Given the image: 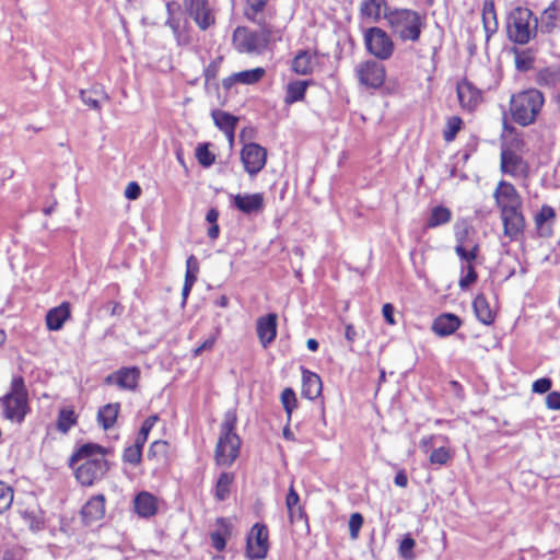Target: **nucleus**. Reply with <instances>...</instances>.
I'll list each match as a JSON object with an SVG mask.
<instances>
[{
    "label": "nucleus",
    "instance_id": "51",
    "mask_svg": "<svg viewBox=\"0 0 560 560\" xmlns=\"http://www.w3.org/2000/svg\"><path fill=\"white\" fill-rule=\"evenodd\" d=\"M281 402L285 412L290 416L296 402L295 393L291 388H285L281 394Z\"/></svg>",
    "mask_w": 560,
    "mask_h": 560
},
{
    "label": "nucleus",
    "instance_id": "37",
    "mask_svg": "<svg viewBox=\"0 0 560 560\" xmlns=\"http://www.w3.org/2000/svg\"><path fill=\"white\" fill-rule=\"evenodd\" d=\"M78 422V416L72 408H61L58 413L56 427L66 434Z\"/></svg>",
    "mask_w": 560,
    "mask_h": 560
},
{
    "label": "nucleus",
    "instance_id": "10",
    "mask_svg": "<svg viewBox=\"0 0 560 560\" xmlns=\"http://www.w3.org/2000/svg\"><path fill=\"white\" fill-rule=\"evenodd\" d=\"M355 74L361 85L375 90L384 84L386 70L381 62L366 60L357 66Z\"/></svg>",
    "mask_w": 560,
    "mask_h": 560
},
{
    "label": "nucleus",
    "instance_id": "61",
    "mask_svg": "<svg viewBox=\"0 0 560 560\" xmlns=\"http://www.w3.org/2000/svg\"><path fill=\"white\" fill-rule=\"evenodd\" d=\"M394 483L400 488H405L407 487L408 485V477L405 472V470H399L395 478H394Z\"/></svg>",
    "mask_w": 560,
    "mask_h": 560
},
{
    "label": "nucleus",
    "instance_id": "24",
    "mask_svg": "<svg viewBox=\"0 0 560 560\" xmlns=\"http://www.w3.org/2000/svg\"><path fill=\"white\" fill-rule=\"evenodd\" d=\"M215 525L217 529L210 534L211 544L215 550L222 551L226 546V540L232 535V524L229 518L219 517Z\"/></svg>",
    "mask_w": 560,
    "mask_h": 560
},
{
    "label": "nucleus",
    "instance_id": "27",
    "mask_svg": "<svg viewBox=\"0 0 560 560\" xmlns=\"http://www.w3.org/2000/svg\"><path fill=\"white\" fill-rule=\"evenodd\" d=\"M472 308L477 319L483 325H491L494 322V313L490 307L487 298L478 294L472 301Z\"/></svg>",
    "mask_w": 560,
    "mask_h": 560
},
{
    "label": "nucleus",
    "instance_id": "44",
    "mask_svg": "<svg viewBox=\"0 0 560 560\" xmlns=\"http://www.w3.org/2000/svg\"><path fill=\"white\" fill-rule=\"evenodd\" d=\"M13 502V489L3 481H0V514L5 512Z\"/></svg>",
    "mask_w": 560,
    "mask_h": 560
},
{
    "label": "nucleus",
    "instance_id": "38",
    "mask_svg": "<svg viewBox=\"0 0 560 560\" xmlns=\"http://www.w3.org/2000/svg\"><path fill=\"white\" fill-rule=\"evenodd\" d=\"M233 482V475L230 472H222L215 483L214 498L218 501H224L229 498L231 485Z\"/></svg>",
    "mask_w": 560,
    "mask_h": 560
},
{
    "label": "nucleus",
    "instance_id": "23",
    "mask_svg": "<svg viewBox=\"0 0 560 560\" xmlns=\"http://www.w3.org/2000/svg\"><path fill=\"white\" fill-rule=\"evenodd\" d=\"M105 514V497H92L81 509V516L86 524L100 521Z\"/></svg>",
    "mask_w": 560,
    "mask_h": 560
},
{
    "label": "nucleus",
    "instance_id": "18",
    "mask_svg": "<svg viewBox=\"0 0 560 560\" xmlns=\"http://www.w3.org/2000/svg\"><path fill=\"white\" fill-rule=\"evenodd\" d=\"M493 197L500 210L503 207H521L522 200L515 187L505 180H501Z\"/></svg>",
    "mask_w": 560,
    "mask_h": 560
},
{
    "label": "nucleus",
    "instance_id": "55",
    "mask_svg": "<svg viewBox=\"0 0 560 560\" xmlns=\"http://www.w3.org/2000/svg\"><path fill=\"white\" fill-rule=\"evenodd\" d=\"M552 381L549 377L536 380L532 385V390L537 394H545L550 390Z\"/></svg>",
    "mask_w": 560,
    "mask_h": 560
},
{
    "label": "nucleus",
    "instance_id": "20",
    "mask_svg": "<svg viewBox=\"0 0 560 560\" xmlns=\"http://www.w3.org/2000/svg\"><path fill=\"white\" fill-rule=\"evenodd\" d=\"M233 206L245 214L258 213L264 209V196L256 194H237L232 196Z\"/></svg>",
    "mask_w": 560,
    "mask_h": 560
},
{
    "label": "nucleus",
    "instance_id": "22",
    "mask_svg": "<svg viewBox=\"0 0 560 560\" xmlns=\"http://www.w3.org/2000/svg\"><path fill=\"white\" fill-rule=\"evenodd\" d=\"M136 513L144 518L154 516L158 513L159 502L155 495L148 491H141L133 500Z\"/></svg>",
    "mask_w": 560,
    "mask_h": 560
},
{
    "label": "nucleus",
    "instance_id": "46",
    "mask_svg": "<svg viewBox=\"0 0 560 560\" xmlns=\"http://www.w3.org/2000/svg\"><path fill=\"white\" fill-rule=\"evenodd\" d=\"M534 57L529 51L515 50V67L518 71H528L533 67Z\"/></svg>",
    "mask_w": 560,
    "mask_h": 560
},
{
    "label": "nucleus",
    "instance_id": "32",
    "mask_svg": "<svg viewBox=\"0 0 560 560\" xmlns=\"http://www.w3.org/2000/svg\"><path fill=\"white\" fill-rule=\"evenodd\" d=\"M311 84V80H295L289 82L285 89L284 103L291 105L303 100L306 89Z\"/></svg>",
    "mask_w": 560,
    "mask_h": 560
},
{
    "label": "nucleus",
    "instance_id": "12",
    "mask_svg": "<svg viewBox=\"0 0 560 560\" xmlns=\"http://www.w3.org/2000/svg\"><path fill=\"white\" fill-rule=\"evenodd\" d=\"M241 160L245 171L250 175H257L266 165L267 151L261 145L250 142L243 147Z\"/></svg>",
    "mask_w": 560,
    "mask_h": 560
},
{
    "label": "nucleus",
    "instance_id": "60",
    "mask_svg": "<svg viewBox=\"0 0 560 560\" xmlns=\"http://www.w3.org/2000/svg\"><path fill=\"white\" fill-rule=\"evenodd\" d=\"M219 70V61H212L206 69H205V77L206 80H212L217 77Z\"/></svg>",
    "mask_w": 560,
    "mask_h": 560
},
{
    "label": "nucleus",
    "instance_id": "31",
    "mask_svg": "<svg viewBox=\"0 0 560 560\" xmlns=\"http://www.w3.org/2000/svg\"><path fill=\"white\" fill-rule=\"evenodd\" d=\"M269 0H245L244 15L257 25L265 24V8Z\"/></svg>",
    "mask_w": 560,
    "mask_h": 560
},
{
    "label": "nucleus",
    "instance_id": "40",
    "mask_svg": "<svg viewBox=\"0 0 560 560\" xmlns=\"http://www.w3.org/2000/svg\"><path fill=\"white\" fill-rule=\"evenodd\" d=\"M462 119L458 116H452L446 121V127L443 131V138L446 142H451L455 139L456 135L462 128Z\"/></svg>",
    "mask_w": 560,
    "mask_h": 560
},
{
    "label": "nucleus",
    "instance_id": "30",
    "mask_svg": "<svg viewBox=\"0 0 560 560\" xmlns=\"http://www.w3.org/2000/svg\"><path fill=\"white\" fill-rule=\"evenodd\" d=\"M81 101L92 109L100 110L102 101H107L108 96L100 85H94L89 90H81Z\"/></svg>",
    "mask_w": 560,
    "mask_h": 560
},
{
    "label": "nucleus",
    "instance_id": "2",
    "mask_svg": "<svg viewBox=\"0 0 560 560\" xmlns=\"http://www.w3.org/2000/svg\"><path fill=\"white\" fill-rule=\"evenodd\" d=\"M384 19L392 35L401 43H418L427 27V16L412 9L394 8L386 11Z\"/></svg>",
    "mask_w": 560,
    "mask_h": 560
},
{
    "label": "nucleus",
    "instance_id": "13",
    "mask_svg": "<svg viewBox=\"0 0 560 560\" xmlns=\"http://www.w3.org/2000/svg\"><path fill=\"white\" fill-rule=\"evenodd\" d=\"M500 211L504 235L511 241L517 240L525 228V218L521 207H503Z\"/></svg>",
    "mask_w": 560,
    "mask_h": 560
},
{
    "label": "nucleus",
    "instance_id": "25",
    "mask_svg": "<svg viewBox=\"0 0 560 560\" xmlns=\"http://www.w3.org/2000/svg\"><path fill=\"white\" fill-rule=\"evenodd\" d=\"M70 317V304L62 302L59 306L49 310L46 314V325L51 331L60 330Z\"/></svg>",
    "mask_w": 560,
    "mask_h": 560
},
{
    "label": "nucleus",
    "instance_id": "47",
    "mask_svg": "<svg viewBox=\"0 0 560 560\" xmlns=\"http://www.w3.org/2000/svg\"><path fill=\"white\" fill-rule=\"evenodd\" d=\"M416 546L415 539L410 535H406L400 541L399 553L405 560L415 559L413 548Z\"/></svg>",
    "mask_w": 560,
    "mask_h": 560
},
{
    "label": "nucleus",
    "instance_id": "36",
    "mask_svg": "<svg viewBox=\"0 0 560 560\" xmlns=\"http://www.w3.org/2000/svg\"><path fill=\"white\" fill-rule=\"evenodd\" d=\"M522 156L513 151L504 150L501 153V171L505 174L516 175L520 166L523 165Z\"/></svg>",
    "mask_w": 560,
    "mask_h": 560
},
{
    "label": "nucleus",
    "instance_id": "11",
    "mask_svg": "<svg viewBox=\"0 0 560 560\" xmlns=\"http://www.w3.org/2000/svg\"><path fill=\"white\" fill-rule=\"evenodd\" d=\"M268 548V529L264 524L256 523L247 536L246 555L252 560L265 559Z\"/></svg>",
    "mask_w": 560,
    "mask_h": 560
},
{
    "label": "nucleus",
    "instance_id": "52",
    "mask_svg": "<svg viewBox=\"0 0 560 560\" xmlns=\"http://www.w3.org/2000/svg\"><path fill=\"white\" fill-rule=\"evenodd\" d=\"M219 335H220V328H215V331L213 334H211L199 347L194 349V351H192L194 355L198 357L203 351L211 350L213 348Z\"/></svg>",
    "mask_w": 560,
    "mask_h": 560
},
{
    "label": "nucleus",
    "instance_id": "29",
    "mask_svg": "<svg viewBox=\"0 0 560 560\" xmlns=\"http://www.w3.org/2000/svg\"><path fill=\"white\" fill-rule=\"evenodd\" d=\"M482 24L486 33V39L489 40L498 31V20L493 0H486L483 3Z\"/></svg>",
    "mask_w": 560,
    "mask_h": 560
},
{
    "label": "nucleus",
    "instance_id": "33",
    "mask_svg": "<svg viewBox=\"0 0 560 560\" xmlns=\"http://www.w3.org/2000/svg\"><path fill=\"white\" fill-rule=\"evenodd\" d=\"M212 118L215 126L221 129L230 139H232L237 122L236 117L218 109L212 112Z\"/></svg>",
    "mask_w": 560,
    "mask_h": 560
},
{
    "label": "nucleus",
    "instance_id": "28",
    "mask_svg": "<svg viewBox=\"0 0 560 560\" xmlns=\"http://www.w3.org/2000/svg\"><path fill=\"white\" fill-rule=\"evenodd\" d=\"M360 11L363 16L377 21L386 11H393V8L387 5L386 0H363Z\"/></svg>",
    "mask_w": 560,
    "mask_h": 560
},
{
    "label": "nucleus",
    "instance_id": "45",
    "mask_svg": "<svg viewBox=\"0 0 560 560\" xmlns=\"http://www.w3.org/2000/svg\"><path fill=\"white\" fill-rule=\"evenodd\" d=\"M196 158L200 165L205 167L211 166L214 161V154L209 150L208 144H199L196 149Z\"/></svg>",
    "mask_w": 560,
    "mask_h": 560
},
{
    "label": "nucleus",
    "instance_id": "56",
    "mask_svg": "<svg viewBox=\"0 0 560 560\" xmlns=\"http://www.w3.org/2000/svg\"><path fill=\"white\" fill-rule=\"evenodd\" d=\"M141 195V188L136 182H130L125 189V197L129 200H136Z\"/></svg>",
    "mask_w": 560,
    "mask_h": 560
},
{
    "label": "nucleus",
    "instance_id": "43",
    "mask_svg": "<svg viewBox=\"0 0 560 560\" xmlns=\"http://www.w3.org/2000/svg\"><path fill=\"white\" fill-rule=\"evenodd\" d=\"M142 447L143 446L138 445L137 443L126 447L122 453V460L133 466L140 464L142 458Z\"/></svg>",
    "mask_w": 560,
    "mask_h": 560
},
{
    "label": "nucleus",
    "instance_id": "63",
    "mask_svg": "<svg viewBox=\"0 0 560 560\" xmlns=\"http://www.w3.org/2000/svg\"><path fill=\"white\" fill-rule=\"evenodd\" d=\"M186 270L199 271L198 260L194 255H190L186 260Z\"/></svg>",
    "mask_w": 560,
    "mask_h": 560
},
{
    "label": "nucleus",
    "instance_id": "19",
    "mask_svg": "<svg viewBox=\"0 0 560 560\" xmlns=\"http://www.w3.org/2000/svg\"><path fill=\"white\" fill-rule=\"evenodd\" d=\"M265 73V69L260 67L235 72L222 80V86L224 90L229 91L233 85L237 83L245 85L255 84L264 78Z\"/></svg>",
    "mask_w": 560,
    "mask_h": 560
},
{
    "label": "nucleus",
    "instance_id": "9",
    "mask_svg": "<svg viewBox=\"0 0 560 560\" xmlns=\"http://www.w3.org/2000/svg\"><path fill=\"white\" fill-rule=\"evenodd\" d=\"M183 7L201 31L215 24V12L208 0H183Z\"/></svg>",
    "mask_w": 560,
    "mask_h": 560
},
{
    "label": "nucleus",
    "instance_id": "34",
    "mask_svg": "<svg viewBox=\"0 0 560 560\" xmlns=\"http://www.w3.org/2000/svg\"><path fill=\"white\" fill-rule=\"evenodd\" d=\"M452 219V211L444 206H435L432 208L431 213L425 221L427 229H434L440 225L446 224Z\"/></svg>",
    "mask_w": 560,
    "mask_h": 560
},
{
    "label": "nucleus",
    "instance_id": "14",
    "mask_svg": "<svg viewBox=\"0 0 560 560\" xmlns=\"http://www.w3.org/2000/svg\"><path fill=\"white\" fill-rule=\"evenodd\" d=\"M457 97L464 110L472 112L482 101V93L470 81L463 80L456 86Z\"/></svg>",
    "mask_w": 560,
    "mask_h": 560
},
{
    "label": "nucleus",
    "instance_id": "39",
    "mask_svg": "<svg viewBox=\"0 0 560 560\" xmlns=\"http://www.w3.org/2000/svg\"><path fill=\"white\" fill-rule=\"evenodd\" d=\"M312 69L311 54L307 50H301L292 61V70L298 74H307Z\"/></svg>",
    "mask_w": 560,
    "mask_h": 560
},
{
    "label": "nucleus",
    "instance_id": "17",
    "mask_svg": "<svg viewBox=\"0 0 560 560\" xmlns=\"http://www.w3.org/2000/svg\"><path fill=\"white\" fill-rule=\"evenodd\" d=\"M462 319L453 313H442L433 319L432 331L439 337L453 335L460 326Z\"/></svg>",
    "mask_w": 560,
    "mask_h": 560
},
{
    "label": "nucleus",
    "instance_id": "41",
    "mask_svg": "<svg viewBox=\"0 0 560 560\" xmlns=\"http://www.w3.org/2000/svg\"><path fill=\"white\" fill-rule=\"evenodd\" d=\"M158 420H159V417L156 415L148 417L143 421L141 429L136 438L135 443L143 446L148 440L150 431L152 430V428L154 427V424L156 423Z\"/></svg>",
    "mask_w": 560,
    "mask_h": 560
},
{
    "label": "nucleus",
    "instance_id": "53",
    "mask_svg": "<svg viewBox=\"0 0 560 560\" xmlns=\"http://www.w3.org/2000/svg\"><path fill=\"white\" fill-rule=\"evenodd\" d=\"M303 376H302V395L310 400H313L314 397L312 396V386L311 382L313 376L315 375L313 372L303 369L302 370Z\"/></svg>",
    "mask_w": 560,
    "mask_h": 560
},
{
    "label": "nucleus",
    "instance_id": "49",
    "mask_svg": "<svg viewBox=\"0 0 560 560\" xmlns=\"http://www.w3.org/2000/svg\"><path fill=\"white\" fill-rule=\"evenodd\" d=\"M479 247L475 245L470 250H467L462 242L455 246V253L460 258L462 261H466L467 264H471L478 255Z\"/></svg>",
    "mask_w": 560,
    "mask_h": 560
},
{
    "label": "nucleus",
    "instance_id": "7",
    "mask_svg": "<svg viewBox=\"0 0 560 560\" xmlns=\"http://www.w3.org/2000/svg\"><path fill=\"white\" fill-rule=\"evenodd\" d=\"M260 31L254 32L247 27H236L233 33V43L241 52L261 54L269 43L270 31L267 23L259 25Z\"/></svg>",
    "mask_w": 560,
    "mask_h": 560
},
{
    "label": "nucleus",
    "instance_id": "15",
    "mask_svg": "<svg viewBox=\"0 0 560 560\" xmlns=\"http://www.w3.org/2000/svg\"><path fill=\"white\" fill-rule=\"evenodd\" d=\"M140 378V370L137 366L121 368L105 378L108 385H117L121 389L135 390Z\"/></svg>",
    "mask_w": 560,
    "mask_h": 560
},
{
    "label": "nucleus",
    "instance_id": "50",
    "mask_svg": "<svg viewBox=\"0 0 560 560\" xmlns=\"http://www.w3.org/2000/svg\"><path fill=\"white\" fill-rule=\"evenodd\" d=\"M364 518L361 513H352L349 520V533L351 539H358Z\"/></svg>",
    "mask_w": 560,
    "mask_h": 560
},
{
    "label": "nucleus",
    "instance_id": "16",
    "mask_svg": "<svg viewBox=\"0 0 560 560\" xmlns=\"http://www.w3.org/2000/svg\"><path fill=\"white\" fill-rule=\"evenodd\" d=\"M556 218V210L549 205H542L540 210L534 215L536 235L540 238L552 237Z\"/></svg>",
    "mask_w": 560,
    "mask_h": 560
},
{
    "label": "nucleus",
    "instance_id": "1",
    "mask_svg": "<svg viewBox=\"0 0 560 560\" xmlns=\"http://www.w3.org/2000/svg\"><path fill=\"white\" fill-rule=\"evenodd\" d=\"M105 455L106 450L101 445L86 443L81 445L70 457L69 466L72 468H74L77 463L83 460L75 468V478L82 486H92L107 472L108 462Z\"/></svg>",
    "mask_w": 560,
    "mask_h": 560
},
{
    "label": "nucleus",
    "instance_id": "48",
    "mask_svg": "<svg viewBox=\"0 0 560 560\" xmlns=\"http://www.w3.org/2000/svg\"><path fill=\"white\" fill-rule=\"evenodd\" d=\"M451 459L450 450L442 446L431 452L429 460L432 465H445Z\"/></svg>",
    "mask_w": 560,
    "mask_h": 560
},
{
    "label": "nucleus",
    "instance_id": "62",
    "mask_svg": "<svg viewBox=\"0 0 560 560\" xmlns=\"http://www.w3.org/2000/svg\"><path fill=\"white\" fill-rule=\"evenodd\" d=\"M292 523L296 525L301 524L302 526L308 528V524L304 520V514L300 505L295 506V520Z\"/></svg>",
    "mask_w": 560,
    "mask_h": 560
},
{
    "label": "nucleus",
    "instance_id": "6",
    "mask_svg": "<svg viewBox=\"0 0 560 560\" xmlns=\"http://www.w3.org/2000/svg\"><path fill=\"white\" fill-rule=\"evenodd\" d=\"M537 27L538 19L528 8L516 7L508 16V36L515 44L529 43L536 36Z\"/></svg>",
    "mask_w": 560,
    "mask_h": 560
},
{
    "label": "nucleus",
    "instance_id": "42",
    "mask_svg": "<svg viewBox=\"0 0 560 560\" xmlns=\"http://www.w3.org/2000/svg\"><path fill=\"white\" fill-rule=\"evenodd\" d=\"M465 270L466 275L462 276L458 282L462 290H467L478 279V273L472 264L462 265V272Z\"/></svg>",
    "mask_w": 560,
    "mask_h": 560
},
{
    "label": "nucleus",
    "instance_id": "3",
    "mask_svg": "<svg viewBox=\"0 0 560 560\" xmlns=\"http://www.w3.org/2000/svg\"><path fill=\"white\" fill-rule=\"evenodd\" d=\"M544 103V94L537 89H528L513 94L510 101L512 119L523 127L534 124Z\"/></svg>",
    "mask_w": 560,
    "mask_h": 560
},
{
    "label": "nucleus",
    "instance_id": "35",
    "mask_svg": "<svg viewBox=\"0 0 560 560\" xmlns=\"http://www.w3.org/2000/svg\"><path fill=\"white\" fill-rule=\"evenodd\" d=\"M119 404H107L98 410L97 420L104 430L114 427L119 412Z\"/></svg>",
    "mask_w": 560,
    "mask_h": 560
},
{
    "label": "nucleus",
    "instance_id": "4",
    "mask_svg": "<svg viewBox=\"0 0 560 560\" xmlns=\"http://www.w3.org/2000/svg\"><path fill=\"white\" fill-rule=\"evenodd\" d=\"M236 421V413L233 410H228L221 424L214 452L215 463L220 466H231L238 456L241 439L235 433Z\"/></svg>",
    "mask_w": 560,
    "mask_h": 560
},
{
    "label": "nucleus",
    "instance_id": "58",
    "mask_svg": "<svg viewBox=\"0 0 560 560\" xmlns=\"http://www.w3.org/2000/svg\"><path fill=\"white\" fill-rule=\"evenodd\" d=\"M395 307L390 303H385L382 307V314L384 316V319L389 325H395V318H394Z\"/></svg>",
    "mask_w": 560,
    "mask_h": 560
},
{
    "label": "nucleus",
    "instance_id": "21",
    "mask_svg": "<svg viewBox=\"0 0 560 560\" xmlns=\"http://www.w3.org/2000/svg\"><path fill=\"white\" fill-rule=\"evenodd\" d=\"M257 336L264 348H267L277 336V315L268 314L257 320Z\"/></svg>",
    "mask_w": 560,
    "mask_h": 560
},
{
    "label": "nucleus",
    "instance_id": "59",
    "mask_svg": "<svg viewBox=\"0 0 560 560\" xmlns=\"http://www.w3.org/2000/svg\"><path fill=\"white\" fill-rule=\"evenodd\" d=\"M167 444L164 441H154L148 452V456H155L166 452Z\"/></svg>",
    "mask_w": 560,
    "mask_h": 560
},
{
    "label": "nucleus",
    "instance_id": "54",
    "mask_svg": "<svg viewBox=\"0 0 560 560\" xmlns=\"http://www.w3.org/2000/svg\"><path fill=\"white\" fill-rule=\"evenodd\" d=\"M285 503H287L290 521L294 522V520H295V506L299 505L298 504L299 503V495L294 491L293 488L290 489V491H289V493L287 495Z\"/></svg>",
    "mask_w": 560,
    "mask_h": 560
},
{
    "label": "nucleus",
    "instance_id": "5",
    "mask_svg": "<svg viewBox=\"0 0 560 560\" xmlns=\"http://www.w3.org/2000/svg\"><path fill=\"white\" fill-rule=\"evenodd\" d=\"M2 415L7 420L22 423L30 412L28 393L22 376H14L9 393L0 397Z\"/></svg>",
    "mask_w": 560,
    "mask_h": 560
},
{
    "label": "nucleus",
    "instance_id": "57",
    "mask_svg": "<svg viewBox=\"0 0 560 560\" xmlns=\"http://www.w3.org/2000/svg\"><path fill=\"white\" fill-rule=\"evenodd\" d=\"M546 406L550 410H560V393L550 392L546 397Z\"/></svg>",
    "mask_w": 560,
    "mask_h": 560
},
{
    "label": "nucleus",
    "instance_id": "64",
    "mask_svg": "<svg viewBox=\"0 0 560 560\" xmlns=\"http://www.w3.org/2000/svg\"><path fill=\"white\" fill-rule=\"evenodd\" d=\"M218 218H219V211H218L215 208H211V209L207 212L206 220H207L210 224H218V223H217Z\"/></svg>",
    "mask_w": 560,
    "mask_h": 560
},
{
    "label": "nucleus",
    "instance_id": "26",
    "mask_svg": "<svg viewBox=\"0 0 560 560\" xmlns=\"http://www.w3.org/2000/svg\"><path fill=\"white\" fill-rule=\"evenodd\" d=\"M540 30L542 33L550 34L560 25L559 7L558 1H552L548 8H546L540 19Z\"/></svg>",
    "mask_w": 560,
    "mask_h": 560
},
{
    "label": "nucleus",
    "instance_id": "8",
    "mask_svg": "<svg viewBox=\"0 0 560 560\" xmlns=\"http://www.w3.org/2000/svg\"><path fill=\"white\" fill-rule=\"evenodd\" d=\"M364 43L368 51L380 60H387L393 56L394 42L381 27L368 28L364 33Z\"/></svg>",
    "mask_w": 560,
    "mask_h": 560
}]
</instances>
